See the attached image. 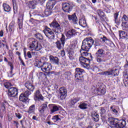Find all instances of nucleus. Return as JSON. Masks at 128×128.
<instances>
[{
  "instance_id": "nucleus-1",
  "label": "nucleus",
  "mask_w": 128,
  "mask_h": 128,
  "mask_svg": "<svg viewBox=\"0 0 128 128\" xmlns=\"http://www.w3.org/2000/svg\"><path fill=\"white\" fill-rule=\"evenodd\" d=\"M95 54L96 58V62L98 64H102V62H106V59L104 58L106 52L104 49L99 48Z\"/></svg>"
},
{
  "instance_id": "nucleus-2",
  "label": "nucleus",
  "mask_w": 128,
  "mask_h": 128,
  "mask_svg": "<svg viewBox=\"0 0 128 128\" xmlns=\"http://www.w3.org/2000/svg\"><path fill=\"white\" fill-rule=\"evenodd\" d=\"M4 86L8 89V96H18V90L16 88H12V84L10 82H6L4 84Z\"/></svg>"
},
{
  "instance_id": "nucleus-3",
  "label": "nucleus",
  "mask_w": 128,
  "mask_h": 128,
  "mask_svg": "<svg viewBox=\"0 0 128 128\" xmlns=\"http://www.w3.org/2000/svg\"><path fill=\"white\" fill-rule=\"evenodd\" d=\"M94 42V41L92 38H86L84 39L82 43V50L88 52Z\"/></svg>"
},
{
  "instance_id": "nucleus-4",
  "label": "nucleus",
  "mask_w": 128,
  "mask_h": 128,
  "mask_svg": "<svg viewBox=\"0 0 128 128\" xmlns=\"http://www.w3.org/2000/svg\"><path fill=\"white\" fill-rule=\"evenodd\" d=\"M50 28H52L53 29L52 30L54 32L55 34H60V25L58 22L56 20H54L52 23L49 24Z\"/></svg>"
},
{
  "instance_id": "nucleus-5",
  "label": "nucleus",
  "mask_w": 128,
  "mask_h": 128,
  "mask_svg": "<svg viewBox=\"0 0 128 128\" xmlns=\"http://www.w3.org/2000/svg\"><path fill=\"white\" fill-rule=\"evenodd\" d=\"M79 60L82 66L88 70H90V60L88 58L81 56L80 57Z\"/></svg>"
},
{
  "instance_id": "nucleus-6",
  "label": "nucleus",
  "mask_w": 128,
  "mask_h": 128,
  "mask_svg": "<svg viewBox=\"0 0 128 128\" xmlns=\"http://www.w3.org/2000/svg\"><path fill=\"white\" fill-rule=\"evenodd\" d=\"M66 36H64V34H62V38H60V41L58 40L56 42V44L57 48H58V50H62V46H64V43L66 42Z\"/></svg>"
},
{
  "instance_id": "nucleus-7",
  "label": "nucleus",
  "mask_w": 128,
  "mask_h": 128,
  "mask_svg": "<svg viewBox=\"0 0 128 128\" xmlns=\"http://www.w3.org/2000/svg\"><path fill=\"white\" fill-rule=\"evenodd\" d=\"M52 69V66L50 63L44 62L42 66V70L44 72H50Z\"/></svg>"
},
{
  "instance_id": "nucleus-8",
  "label": "nucleus",
  "mask_w": 128,
  "mask_h": 128,
  "mask_svg": "<svg viewBox=\"0 0 128 128\" xmlns=\"http://www.w3.org/2000/svg\"><path fill=\"white\" fill-rule=\"evenodd\" d=\"M62 9L66 12H70L72 10V3H65L62 4Z\"/></svg>"
},
{
  "instance_id": "nucleus-9",
  "label": "nucleus",
  "mask_w": 128,
  "mask_h": 128,
  "mask_svg": "<svg viewBox=\"0 0 128 128\" xmlns=\"http://www.w3.org/2000/svg\"><path fill=\"white\" fill-rule=\"evenodd\" d=\"M59 96L61 100H64L66 98V89L62 87L59 90Z\"/></svg>"
},
{
  "instance_id": "nucleus-10",
  "label": "nucleus",
  "mask_w": 128,
  "mask_h": 128,
  "mask_svg": "<svg viewBox=\"0 0 128 128\" xmlns=\"http://www.w3.org/2000/svg\"><path fill=\"white\" fill-rule=\"evenodd\" d=\"M84 72V70L80 68H76L75 72V78H77V80H80V78H82V74Z\"/></svg>"
},
{
  "instance_id": "nucleus-11",
  "label": "nucleus",
  "mask_w": 128,
  "mask_h": 128,
  "mask_svg": "<svg viewBox=\"0 0 128 128\" xmlns=\"http://www.w3.org/2000/svg\"><path fill=\"white\" fill-rule=\"evenodd\" d=\"M24 86L30 92H33L34 90V88H36V86H34V85L32 83L30 82H28L26 83H25Z\"/></svg>"
},
{
  "instance_id": "nucleus-12",
  "label": "nucleus",
  "mask_w": 128,
  "mask_h": 128,
  "mask_svg": "<svg viewBox=\"0 0 128 128\" xmlns=\"http://www.w3.org/2000/svg\"><path fill=\"white\" fill-rule=\"evenodd\" d=\"M39 112L40 114H44V112H46L48 110V102L44 104H42L39 108Z\"/></svg>"
},
{
  "instance_id": "nucleus-13",
  "label": "nucleus",
  "mask_w": 128,
  "mask_h": 128,
  "mask_svg": "<svg viewBox=\"0 0 128 128\" xmlns=\"http://www.w3.org/2000/svg\"><path fill=\"white\" fill-rule=\"evenodd\" d=\"M34 99L35 100H43L44 97L40 94V90H36V93L34 94Z\"/></svg>"
},
{
  "instance_id": "nucleus-14",
  "label": "nucleus",
  "mask_w": 128,
  "mask_h": 128,
  "mask_svg": "<svg viewBox=\"0 0 128 128\" xmlns=\"http://www.w3.org/2000/svg\"><path fill=\"white\" fill-rule=\"evenodd\" d=\"M68 20L73 22V24H76L78 22V18H76V13L72 15L68 16Z\"/></svg>"
},
{
  "instance_id": "nucleus-15",
  "label": "nucleus",
  "mask_w": 128,
  "mask_h": 128,
  "mask_svg": "<svg viewBox=\"0 0 128 128\" xmlns=\"http://www.w3.org/2000/svg\"><path fill=\"white\" fill-rule=\"evenodd\" d=\"M97 14L100 16V20L102 22H104V20H106V14H104V12H102L100 10H97Z\"/></svg>"
},
{
  "instance_id": "nucleus-16",
  "label": "nucleus",
  "mask_w": 128,
  "mask_h": 128,
  "mask_svg": "<svg viewBox=\"0 0 128 128\" xmlns=\"http://www.w3.org/2000/svg\"><path fill=\"white\" fill-rule=\"evenodd\" d=\"M76 31L74 29H72L69 30L68 32L66 34V36L68 38H70L76 36Z\"/></svg>"
},
{
  "instance_id": "nucleus-17",
  "label": "nucleus",
  "mask_w": 128,
  "mask_h": 128,
  "mask_svg": "<svg viewBox=\"0 0 128 128\" xmlns=\"http://www.w3.org/2000/svg\"><path fill=\"white\" fill-rule=\"evenodd\" d=\"M95 91L98 96H100L102 94H104L106 90L104 87H100V88L96 89Z\"/></svg>"
},
{
  "instance_id": "nucleus-18",
  "label": "nucleus",
  "mask_w": 128,
  "mask_h": 128,
  "mask_svg": "<svg viewBox=\"0 0 128 128\" xmlns=\"http://www.w3.org/2000/svg\"><path fill=\"white\" fill-rule=\"evenodd\" d=\"M50 60L53 64L58 65L60 64V59L56 56H50Z\"/></svg>"
},
{
  "instance_id": "nucleus-19",
  "label": "nucleus",
  "mask_w": 128,
  "mask_h": 128,
  "mask_svg": "<svg viewBox=\"0 0 128 128\" xmlns=\"http://www.w3.org/2000/svg\"><path fill=\"white\" fill-rule=\"evenodd\" d=\"M43 32L45 36H46L48 34H52V32H54V31L52 30L50 28L48 27L47 26H45Z\"/></svg>"
},
{
  "instance_id": "nucleus-20",
  "label": "nucleus",
  "mask_w": 128,
  "mask_h": 128,
  "mask_svg": "<svg viewBox=\"0 0 128 128\" xmlns=\"http://www.w3.org/2000/svg\"><path fill=\"white\" fill-rule=\"evenodd\" d=\"M54 4H56V0H50L46 4V6H48V8H52L54 6Z\"/></svg>"
},
{
  "instance_id": "nucleus-21",
  "label": "nucleus",
  "mask_w": 128,
  "mask_h": 128,
  "mask_svg": "<svg viewBox=\"0 0 128 128\" xmlns=\"http://www.w3.org/2000/svg\"><path fill=\"white\" fill-rule=\"evenodd\" d=\"M92 116L94 122H98L100 120V116L96 112H92Z\"/></svg>"
},
{
  "instance_id": "nucleus-22",
  "label": "nucleus",
  "mask_w": 128,
  "mask_h": 128,
  "mask_svg": "<svg viewBox=\"0 0 128 128\" xmlns=\"http://www.w3.org/2000/svg\"><path fill=\"white\" fill-rule=\"evenodd\" d=\"M28 100V98L24 94H20L19 97V100H20V102H26Z\"/></svg>"
},
{
  "instance_id": "nucleus-23",
  "label": "nucleus",
  "mask_w": 128,
  "mask_h": 128,
  "mask_svg": "<svg viewBox=\"0 0 128 128\" xmlns=\"http://www.w3.org/2000/svg\"><path fill=\"white\" fill-rule=\"evenodd\" d=\"M80 100V98H74L73 99H71L68 102V104L70 106H74L76 104L77 102H78Z\"/></svg>"
},
{
  "instance_id": "nucleus-24",
  "label": "nucleus",
  "mask_w": 128,
  "mask_h": 128,
  "mask_svg": "<svg viewBox=\"0 0 128 128\" xmlns=\"http://www.w3.org/2000/svg\"><path fill=\"white\" fill-rule=\"evenodd\" d=\"M79 24L82 28H86L88 24H86V21L84 18H82L79 20Z\"/></svg>"
},
{
  "instance_id": "nucleus-25",
  "label": "nucleus",
  "mask_w": 128,
  "mask_h": 128,
  "mask_svg": "<svg viewBox=\"0 0 128 128\" xmlns=\"http://www.w3.org/2000/svg\"><path fill=\"white\" fill-rule=\"evenodd\" d=\"M28 6L30 8H36V1L33 0L28 2Z\"/></svg>"
},
{
  "instance_id": "nucleus-26",
  "label": "nucleus",
  "mask_w": 128,
  "mask_h": 128,
  "mask_svg": "<svg viewBox=\"0 0 128 128\" xmlns=\"http://www.w3.org/2000/svg\"><path fill=\"white\" fill-rule=\"evenodd\" d=\"M80 52L81 54V56H82L83 58H86V56H88L92 58V55H90V54L88 52V51L84 50H80Z\"/></svg>"
},
{
  "instance_id": "nucleus-27",
  "label": "nucleus",
  "mask_w": 128,
  "mask_h": 128,
  "mask_svg": "<svg viewBox=\"0 0 128 128\" xmlns=\"http://www.w3.org/2000/svg\"><path fill=\"white\" fill-rule=\"evenodd\" d=\"M2 6L4 8V10L5 12H10V6H8V4L4 3L2 4Z\"/></svg>"
},
{
  "instance_id": "nucleus-28",
  "label": "nucleus",
  "mask_w": 128,
  "mask_h": 128,
  "mask_svg": "<svg viewBox=\"0 0 128 128\" xmlns=\"http://www.w3.org/2000/svg\"><path fill=\"white\" fill-rule=\"evenodd\" d=\"M51 108V114H54V112H58L60 110L58 107L56 105H52Z\"/></svg>"
},
{
  "instance_id": "nucleus-29",
  "label": "nucleus",
  "mask_w": 128,
  "mask_h": 128,
  "mask_svg": "<svg viewBox=\"0 0 128 128\" xmlns=\"http://www.w3.org/2000/svg\"><path fill=\"white\" fill-rule=\"evenodd\" d=\"M9 32H12L14 30V21H12L9 26Z\"/></svg>"
},
{
  "instance_id": "nucleus-30",
  "label": "nucleus",
  "mask_w": 128,
  "mask_h": 128,
  "mask_svg": "<svg viewBox=\"0 0 128 128\" xmlns=\"http://www.w3.org/2000/svg\"><path fill=\"white\" fill-rule=\"evenodd\" d=\"M38 42L36 40H33L31 44H30V48H35Z\"/></svg>"
},
{
  "instance_id": "nucleus-31",
  "label": "nucleus",
  "mask_w": 128,
  "mask_h": 128,
  "mask_svg": "<svg viewBox=\"0 0 128 128\" xmlns=\"http://www.w3.org/2000/svg\"><path fill=\"white\" fill-rule=\"evenodd\" d=\"M35 110V106L34 104H32L28 110V114H32V112H34Z\"/></svg>"
},
{
  "instance_id": "nucleus-32",
  "label": "nucleus",
  "mask_w": 128,
  "mask_h": 128,
  "mask_svg": "<svg viewBox=\"0 0 128 128\" xmlns=\"http://www.w3.org/2000/svg\"><path fill=\"white\" fill-rule=\"evenodd\" d=\"M114 71L112 70H109V71H106L101 73L102 76H112V72Z\"/></svg>"
},
{
  "instance_id": "nucleus-33",
  "label": "nucleus",
  "mask_w": 128,
  "mask_h": 128,
  "mask_svg": "<svg viewBox=\"0 0 128 128\" xmlns=\"http://www.w3.org/2000/svg\"><path fill=\"white\" fill-rule=\"evenodd\" d=\"M122 28L124 30H128V22H122Z\"/></svg>"
},
{
  "instance_id": "nucleus-34",
  "label": "nucleus",
  "mask_w": 128,
  "mask_h": 128,
  "mask_svg": "<svg viewBox=\"0 0 128 128\" xmlns=\"http://www.w3.org/2000/svg\"><path fill=\"white\" fill-rule=\"evenodd\" d=\"M118 13H115L114 14V21L116 24H120V21L118 20Z\"/></svg>"
},
{
  "instance_id": "nucleus-35",
  "label": "nucleus",
  "mask_w": 128,
  "mask_h": 128,
  "mask_svg": "<svg viewBox=\"0 0 128 128\" xmlns=\"http://www.w3.org/2000/svg\"><path fill=\"white\" fill-rule=\"evenodd\" d=\"M35 36L37 40H44V36H42V35L40 34V33L36 34H35Z\"/></svg>"
},
{
  "instance_id": "nucleus-36",
  "label": "nucleus",
  "mask_w": 128,
  "mask_h": 128,
  "mask_svg": "<svg viewBox=\"0 0 128 128\" xmlns=\"http://www.w3.org/2000/svg\"><path fill=\"white\" fill-rule=\"evenodd\" d=\"M86 106L87 104L85 103H81L79 106V108L81 110H86Z\"/></svg>"
},
{
  "instance_id": "nucleus-37",
  "label": "nucleus",
  "mask_w": 128,
  "mask_h": 128,
  "mask_svg": "<svg viewBox=\"0 0 128 128\" xmlns=\"http://www.w3.org/2000/svg\"><path fill=\"white\" fill-rule=\"evenodd\" d=\"M68 56L70 60H74V52L72 51H69L68 52Z\"/></svg>"
},
{
  "instance_id": "nucleus-38",
  "label": "nucleus",
  "mask_w": 128,
  "mask_h": 128,
  "mask_svg": "<svg viewBox=\"0 0 128 128\" xmlns=\"http://www.w3.org/2000/svg\"><path fill=\"white\" fill-rule=\"evenodd\" d=\"M46 36L48 38H49L50 40H54V36H55L54 32H52V34H49Z\"/></svg>"
},
{
  "instance_id": "nucleus-39",
  "label": "nucleus",
  "mask_w": 128,
  "mask_h": 128,
  "mask_svg": "<svg viewBox=\"0 0 128 128\" xmlns=\"http://www.w3.org/2000/svg\"><path fill=\"white\" fill-rule=\"evenodd\" d=\"M13 4V8L14 10V13L16 14V12L18 10V6H16V1L14 0H12Z\"/></svg>"
},
{
  "instance_id": "nucleus-40",
  "label": "nucleus",
  "mask_w": 128,
  "mask_h": 128,
  "mask_svg": "<svg viewBox=\"0 0 128 128\" xmlns=\"http://www.w3.org/2000/svg\"><path fill=\"white\" fill-rule=\"evenodd\" d=\"M106 111L104 108H101L100 112L101 116H106Z\"/></svg>"
},
{
  "instance_id": "nucleus-41",
  "label": "nucleus",
  "mask_w": 128,
  "mask_h": 128,
  "mask_svg": "<svg viewBox=\"0 0 128 128\" xmlns=\"http://www.w3.org/2000/svg\"><path fill=\"white\" fill-rule=\"evenodd\" d=\"M23 94H24V96H26L28 98V96L32 94V91L27 90L25 91L24 93H23Z\"/></svg>"
},
{
  "instance_id": "nucleus-42",
  "label": "nucleus",
  "mask_w": 128,
  "mask_h": 128,
  "mask_svg": "<svg viewBox=\"0 0 128 128\" xmlns=\"http://www.w3.org/2000/svg\"><path fill=\"white\" fill-rule=\"evenodd\" d=\"M52 120H54V122H58V120H60V118H58V115L54 116Z\"/></svg>"
},
{
  "instance_id": "nucleus-43",
  "label": "nucleus",
  "mask_w": 128,
  "mask_h": 128,
  "mask_svg": "<svg viewBox=\"0 0 128 128\" xmlns=\"http://www.w3.org/2000/svg\"><path fill=\"white\" fill-rule=\"evenodd\" d=\"M37 66L38 68H40L42 70V66H44V63L42 62V60H38V62H37Z\"/></svg>"
},
{
  "instance_id": "nucleus-44",
  "label": "nucleus",
  "mask_w": 128,
  "mask_h": 128,
  "mask_svg": "<svg viewBox=\"0 0 128 128\" xmlns=\"http://www.w3.org/2000/svg\"><path fill=\"white\" fill-rule=\"evenodd\" d=\"M34 48L35 50H40L41 48H42V46L40 44H38V43Z\"/></svg>"
},
{
  "instance_id": "nucleus-45",
  "label": "nucleus",
  "mask_w": 128,
  "mask_h": 128,
  "mask_svg": "<svg viewBox=\"0 0 128 128\" xmlns=\"http://www.w3.org/2000/svg\"><path fill=\"white\" fill-rule=\"evenodd\" d=\"M122 22H128V17L126 14H124L122 18Z\"/></svg>"
},
{
  "instance_id": "nucleus-46",
  "label": "nucleus",
  "mask_w": 128,
  "mask_h": 128,
  "mask_svg": "<svg viewBox=\"0 0 128 128\" xmlns=\"http://www.w3.org/2000/svg\"><path fill=\"white\" fill-rule=\"evenodd\" d=\"M45 14L47 16H50L52 14V11L50 9H46L45 10Z\"/></svg>"
},
{
  "instance_id": "nucleus-47",
  "label": "nucleus",
  "mask_w": 128,
  "mask_h": 128,
  "mask_svg": "<svg viewBox=\"0 0 128 128\" xmlns=\"http://www.w3.org/2000/svg\"><path fill=\"white\" fill-rule=\"evenodd\" d=\"M111 70L113 71L112 74L114 76H118V69H115L114 70Z\"/></svg>"
},
{
  "instance_id": "nucleus-48",
  "label": "nucleus",
  "mask_w": 128,
  "mask_h": 128,
  "mask_svg": "<svg viewBox=\"0 0 128 128\" xmlns=\"http://www.w3.org/2000/svg\"><path fill=\"white\" fill-rule=\"evenodd\" d=\"M18 25L19 26V28H22V20H20V19L18 20Z\"/></svg>"
},
{
  "instance_id": "nucleus-49",
  "label": "nucleus",
  "mask_w": 128,
  "mask_h": 128,
  "mask_svg": "<svg viewBox=\"0 0 128 128\" xmlns=\"http://www.w3.org/2000/svg\"><path fill=\"white\" fill-rule=\"evenodd\" d=\"M124 34H126V33L124 31H120L119 34V36L120 38H124Z\"/></svg>"
},
{
  "instance_id": "nucleus-50",
  "label": "nucleus",
  "mask_w": 128,
  "mask_h": 128,
  "mask_svg": "<svg viewBox=\"0 0 128 128\" xmlns=\"http://www.w3.org/2000/svg\"><path fill=\"white\" fill-rule=\"evenodd\" d=\"M110 110H112V112H114V114H118V110L115 109L114 106H112L110 108Z\"/></svg>"
},
{
  "instance_id": "nucleus-51",
  "label": "nucleus",
  "mask_w": 128,
  "mask_h": 128,
  "mask_svg": "<svg viewBox=\"0 0 128 128\" xmlns=\"http://www.w3.org/2000/svg\"><path fill=\"white\" fill-rule=\"evenodd\" d=\"M123 82L125 86H128V78L124 79Z\"/></svg>"
},
{
  "instance_id": "nucleus-52",
  "label": "nucleus",
  "mask_w": 128,
  "mask_h": 128,
  "mask_svg": "<svg viewBox=\"0 0 128 128\" xmlns=\"http://www.w3.org/2000/svg\"><path fill=\"white\" fill-rule=\"evenodd\" d=\"M6 102H3L2 104V108L3 110H6Z\"/></svg>"
},
{
  "instance_id": "nucleus-53",
  "label": "nucleus",
  "mask_w": 128,
  "mask_h": 128,
  "mask_svg": "<svg viewBox=\"0 0 128 128\" xmlns=\"http://www.w3.org/2000/svg\"><path fill=\"white\" fill-rule=\"evenodd\" d=\"M100 46V42H98V41L95 40V44H94L95 48H97L96 46Z\"/></svg>"
},
{
  "instance_id": "nucleus-54",
  "label": "nucleus",
  "mask_w": 128,
  "mask_h": 128,
  "mask_svg": "<svg viewBox=\"0 0 128 128\" xmlns=\"http://www.w3.org/2000/svg\"><path fill=\"white\" fill-rule=\"evenodd\" d=\"M124 79L128 78V72H124Z\"/></svg>"
},
{
  "instance_id": "nucleus-55",
  "label": "nucleus",
  "mask_w": 128,
  "mask_h": 128,
  "mask_svg": "<svg viewBox=\"0 0 128 128\" xmlns=\"http://www.w3.org/2000/svg\"><path fill=\"white\" fill-rule=\"evenodd\" d=\"M8 64L10 66V70H14V66L12 65V64L10 62H8Z\"/></svg>"
},
{
  "instance_id": "nucleus-56",
  "label": "nucleus",
  "mask_w": 128,
  "mask_h": 128,
  "mask_svg": "<svg viewBox=\"0 0 128 128\" xmlns=\"http://www.w3.org/2000/svg\"><path fill=\"white\" fill-rule=\"evenodd\" d=\"M27 56H28V58H32V53H30V52H28L27 53Z\"/></svg>"
},
{
  "instance_id": "nucleus-57",
  "label": "nucleus",
  "mask_w": 128,
  "mask_h": 128,
  "mask_svg": "<svg viewBox=\"0 0 128 128\" xmlns=\"http://www.w3.org/2000/svg\"><path fill=\"white\" fill-rule=\"evenodd\" d=\"M60 54L62 56H66V52H64V50L61 51Z\"/></svg>"
},
{
  "instance_id": "nucleus-58",
  "label": "nucleus",
  "mask_w": 128,
  "mask_h": 128,
  "mask_svg": "<svg viewBox=\"0 0 128 128\" xmlns=\"http://www.w3.org/2000/svg\"><path fill=\"white\" fill-rule=\"evenodd\" d=\"M16 116L18 118H22V115L20 114H16Z\"/></svg>"
},
{
  "instance_id": "nucleus-59",
  "label": "nucleus",
  "mask_w": 128,
  "mask_h": 128,
  "mask_svg": "<svg viewBox=\"0 0 128 128\" xmlns=\"http://www.w3.org/2000/svg\"><path fill=\"white\" fill-rule=\"evenodd\" d=\"M102 40L103 42H106V40H108V38H106V36H104L102 38Z\"/></svg>"
},
{
  "instance_id": "nucleus-60",
  "label": "nucleus",
  "mask_w": 128,
  "mask_h": 128,
  "mask_svg": "<svg viewBox=\"0 0 128 128\" xmlns=\"http://www.w3.org/2000/svg\"><path fill=\"white\" fill-rule=\"evenodd\" d=\"M9 78H12V70H10V74H8Z\"/></svg>"
},
{
  "instance_id": "nucleus-61",
  "label": "nucleus",
  "mask_w": 128,
  "mask_h": 128,
  "mask_svg": "<svg viewBox=\"0 0 128 128\" xmlns=\"http://www.w3.org/2000/svg\"><path fill=\"white\" fill-rule=\"evenodd\" d=\"M0 36H4V30L0 31Z\"/></svg>"
},
{
  "instance_id": "nucleus-62",
  "label": "nucleus",
  "mask_w": 128,
  "mask_h": 128,
  "mask_svg": "<svg viewBox=\"0 0 128 128\" xmlns=\"http://www.w3.org/2000/svg\"><path fill=\"white\" fill-rule=\"evenodd\" d=\"M56 74V72H54V71L48 72V74Z\"/></svg>"
},
{
  "instance_id": "nucleus-63",
  "label": "nucleus",
  "mask_w": 128,
  "mask_h": 128,
  "mask_svg": "<svg viewBox=\"0 0 128 128\" xmlns=\"http://www.w3.org/2000/svg\"><path fill=\"white\" fill-rule=\"evenodd\" d=\"M14 124L16 125V128H18V122L16 121V120H14Z\"/></svg>"
},
{
  "instance_id": "nucleus-64",
  "label": "nucleus",
  "mask_w": 128,
  "mask_h": 128,
  "mask_svg": "<svg viewBox=\"0 0 128 128\" xmlns=\"http://www.w3.org/2000/svg\"><path fill=\"white\" fill-rule=\"evenodd\" d=\"M40 2V4H44L46 2V0H38Z\"/></svg>"
}]
</instances>
